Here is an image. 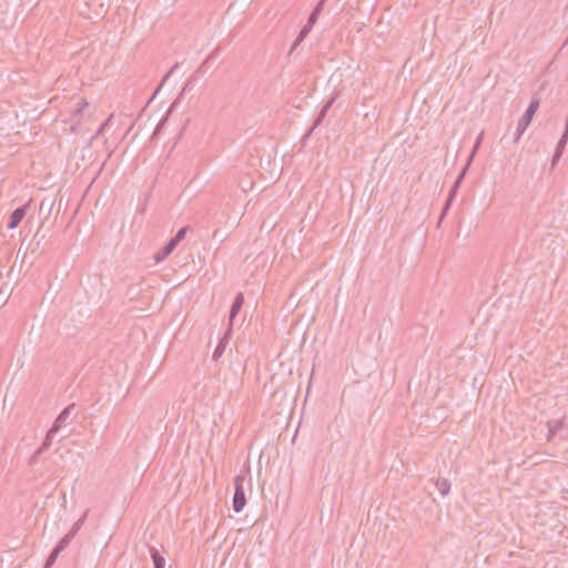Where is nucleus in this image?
Returning <instances> with one entry per match:
<instances>
[{"instance_id": "0eeeda50", "label": "nucleus", "mask_w": 568, "mask_h": 568, "mask_svg": "<svg viewBox=\"0 0 568 568\" xmlns=\"http://www.w3.org/2000/svg\"><path fill=\"white\" fill-rule=\"evenodd\" d=\"M57 433H51V428L48 430L41 446L31 455L30 459H29V465L31 467H33L38 460H39V457L41 456V454L43 452H45L52 444V439H53V436L55 435Z\"/></svg>"}, {"instance_id": "1a4fd4ad", "label": "nucleus", "mask_w": 568, "mask_h": 568, "mask_svg": "<svg viewBox=\"0 0 568 568\" xmlns=\"http://www.w3.org/2000/svg\"><path fill=\"white\" fill-rule=\"evenodd\" d=\"M28 210V205H22L20 207H17L10 215L9 222H8V229L13 230L16 229L22 219L26 216Z\"/></svg>"}, {"instance_id": "2eb2a0df", "label": "nucleus", "mask_w": 568, "mask_h": 568, "mask_svg": "<svg viewBox=\"0 0 568 568\" xmlns=\"http://www.w3.org/2000/svg\"><path fill=\"white\" fill-rule=\"evenodd\" d=\"M230 335L231 334H227V335L225 334L224 337L217 344L216 348L213 352V359L214 361H217L222 356V354L224 353L226 341H227Z\"/></svg>"}, {"instance_id": "6ab92c4d", "label": "nucleus", "mask_w": 568, "mask_h": 568, "mask_svg": "<svg viewBox=\"0 0 568 568\" xmlns=\"http://www.w3.org/2000/svg\"><path fill=\"white\" fill-rule=\"evenodd\" d=\"M60 554H61L60 551H58L55 548H53L51 554L47 558L43 568H51L54 565V562Z\"/></svg>"}, {"instance_id": "f03ea898", "label": "nucleus", "mask_w": 568, "mask_h": 568, "mask_svg": "<svg viewBox=\"0 0 568 568\" xmlns=\"http://www.w3.org/2000/svg\"><path fill=\"white\" fill-rule=\"evenodd\" d=\"M539 103L540 102H539L538 98L531 99L527 110L525 111V113L523 114V116L519 119V121L517 123L516 135L514 139L515 143H517L519 141L520 136L524 134L526 129L529 126L534 114L537 112V110L539 108Z\"/></svg>"}, {"instance_id": "7ed1b4c3", "label": "nucleus", "mask_w": 568, "mask_h": 568, "mask_svg": "<svg viewBox=\"0 0 568 568\" xmlns=\"http://www.w3.org/2000/svg\"><path fill=\"white\" fill-rule=\"evenodd\" d=\"M246 480V474L240 473L234 478V496H233V510L241 513L246 505V497L244 490V483Z\"/></svg>"}, {"instance_id": "dca6fc26", "label": "nucleus", "mask_w": 568, "mask_h": 568, "mask_svg": "<svg viewBox=\"0 0 568 568\" xmlns=\"http://www.w3.org/2000/svg\"><path fill=\"white\" fill-rule=\"evenodd\" d=\"M75 536H73V534H65L61 540L57 544V546L54 547L58 551L62 552L69 545L70 542L72 541V539L74 538Z\"/></svg>"}, {"instance_id": "6e6552de", "label": "nucleus", "mask_w": 568, "mask_h": 568, "mask_svg": "<svg viewBox=\"0 0 568 568\" xmlns=\"http://www.w3.org/2000/svg\"><path fill=\"white\" fill-rule=\"evenodd\" d=\"M75 409V404L72 403L68 405L55 418L53 425L51 426V433H58L62 427L65 426L67 419L70 417L71 413Z\"/></svg>"}, {"instance_id": "393cba45", "label": "nucleus", "mask_w": 568, "mask_h": 568, "mask_svg": "<svg viewBox=\"0 0 568 568\" xmlns=\"http://www.w3.org/2000/svg\"><path fill=\"white\" fill-rule=\"evenodd\" d=\"M220 236L219 230L214 231L213 237Z\"/></svg>"}, {"instance_id": "a878e982", "label": "nucleus", "mask_w": 568, "mask_h": 568, "mask_svg": "<svg viewBox=\"0 0 568 568\" xmlns=\"http://www.w3.org/2000/svg\"><path fill=\"white\" fill-rule=\"evenodd\" d=\"M220 236L219 230L214 231L213 237Z\"/></svg>"}, {"instance_id": "ddd939ff", "label": "nucleus", "mask_w": 568, "mask_h": 568, "mask_svg": "<svg viewBox=\"0 0 568 568\" xmlns=\"http://www.w3.org/2000/svg\"><path fill=\"white\" fill-rule=\"evenodd\" d=\"M564 426V419H552L548 420L547 427H548V437H554Z\"/></svg>"}, {"instance_id": "f8f14e48", "label": "nucleus", "mask_w": 568, "mask_h": 568, "mask_svg": "<svg viewBox=\"0 0 568 568\" xmlns=\"http://www.w3.org/2000/svg\"><path fill=\"white\" fill-rule=\"evenodd\" d=\"M149 552L154 568H165V559L154 546H149Z\"/></svg>"}, {"instance_id": "aec40b11", "label": "nucleus", "mask_w": 568, "mask_h": 568, "mask_svg": "<svg viewBox=\"0 0 568 568\" xmlns=\"http://www.w3.org/2000/svg\"><path fill=\"white\" fill-rule=\"evenodd\" d=\"M186 232L187 226L181 227L172 239L179 244L185 237Z\"/></svg>"}, {"instance_id": "b1692460", "label": "nucleus", "mask_w": 568, "mask_h": 568, "mask_svg": "<svg viewBox=\"0 0 568 568\" xmlns=\"http://www.w3.org/2000/svg\"><path fill=\"white\" fill-rule=\"evenodd\" d=\"M324 4L325 3H322V0H320L317 2V4L315 6V8L313 9V11L316 12L320 16L322 13V11H323Z\"/></svg>"}, {"instance_id": "9d476101", "label": "nucleus", "mask_w": 568, "mask_h": 568, "mask_svg": "<svg viewBox=\"0 0 568 568\" xmlns=\"http://www.w3.org/2000/svg\"><path fill=\"white\" fill-rule=\"evenodd\" d=\"M335 100H336V94H335V95H333V97H332V98H331V99H329V100H328V101L323 105V108L321 109L320 113L317 114V116H316V119H315V121H314V123H313L312 128L310 129V131H308V134H307V135H310V134L314 131V129H315V128H317V126L323 122V120L325 119V116H326V114H327L328 110H329V109H331V106L334 104Z\"/></svg>"}, {"instance_id": "20e7f679", "label": "nucleus", "mask_w": 568, "mask_h": 568, "mask_svg": "<svg viewBox=\"0 0 568 568\" xmlns=\"http://www.w3.org/2000/svg\"><path fill=\"white\" fill-rule=\"evenodd\" d=\"M318 17L320 16L316 12H314V11L311 12L306 24L301 29L297 38L295 39L294 43L292 44L290 53H292L304 41V39L307 37V34L312 30L313 26L316 23Z\"/></svg>"}, {"instance_id": "39448f33", "label": "nucleus", "mask_w": 568, "mask_h": 568, "mask_svg": "<svg viewBox=\"0 0 568 568\" xmlns=\"http://www.w3.org/2000/svg\"><path fill=\"white\" fill-rule=\"evenodd\" d=\"M192 89H193L192 83H191L190 81H187V82L184 84V87H183V89H182L181 93L179 94V97L176 98V100L171 104V106H170V108H169V110L166 111L165 116H164V118H162V119H161V121L158 123V125H156V128H155V130H154V132H153V136L158 135V134L161 132V130H162V128H163V125H164V123H165V121H166L168 116H169V115H170V113L173 111V109L178 105V103L180 102L181 98H182L186 92L192 91Z\"/></svg>"}, {"instance_id": "4468645a", "label": "nucleus", "mask_w": 568, "mask_h": 568, "mask_svg": "<svg viewBox=\"0 0 568 568\" xmlns=\"http://www.w3.org/2000/svg\"><path fill=\"white\" fill-rule=\"evenodd\" d=\"M435 486L443 497L448 495L450 490V483L446 478H437L435 481Z\"/></svg>"}, {"instance_id": "423d86ee", "label": "nucleus", "mask_w": 568, "mask_h": 568, "mask_svg": "<svg viewBox=\"0 0 568 568\" xmlns=\"http://www.w3.org/2000/svg\"><path fill=\"white\" fill-rule=\"evenodd\" d=\"M243 304H244V295H243V293L240 292L236 294V296L232 303L231 310H230L229 328L226 331V335L231 334L233 322H234L235 317L237 316L239 312L241 311Z\"/></svg>"}, {"instance_id": "f3484780", "label": "nucleus", "mask_w": 568, "mask_h": 568, "mask_svg": "<svg viewBox=\"0 0 568 568\" xmlns=\"http://www.w3.org/2000/svg\"><path fill=\"white\" fill-rule=\"evenodd\" d=\"M75 536H73V534H65L61 540L57 544V546L54 547L58 551L62 552L69 545L70 542L72 541V539L74 538Z\"/></svg>"}, {"instance_id": "412c9836", "label": "nucleus", "mask_w": 568, "mask_h": 568, "mask_svg": "<svg viewBox=\"0 0 568 568\" xmlns=\"http://www.w3.org/2000/svg\"><path fill=\"white\" fill-rule=\"evenodd\" d=\"M88 106V102L85 99H81L78 106L73 111V118L80 115L83 111V109Z\"/></svg>"}, {"instance_id": "f257e3e1", "label": "nucleus", "mask_w": 568, "mask_h": 568, "mask_svg": "<svg viewBox=\"0 0 568 568\" xmlns=\"http://www.w3.org/2000/svg\"><path fill=\"white\" fill-rule=\"evenodd\" d=\"M483 135H484V132L481 131L480 134L478 135V138L476 139V142L473 146V150L470 152V155L468 156V160L466 162V164L464 165V168L462 169V171L459 172L455 183L453 184L452 189L449 190V193H448V197L444 204V207L442 210V213H440V217H439V222L444 219L445 214L447 213V211L449 210L453 201L455 200L456 197V194H457V191L466 175V172L478 150V148L480 146V143H481V140H483Z\"/></svg>"}, {"instance_id": "a211bd4d", "label": "nucleus", "mask_w": 568, "mask_h": 568, "mask_svg": "<svg viewBox=\"0 0 568 568\" xmlns=\"http://www.w3.org/2000/svg\"><path fill=\"white\" fill-rule=\"evenodd\" d=\"M89 510H85L83 515L73 524V526L70 529V534H73L75 536L78 531L81 529L82 525L84 524L87 517H88Z\"/></svg>"}, {"instance_id": "4be33fe9", "label": "nucleus", "mask_w": 568, "mask_h": 568, "mask_svg": "<svg viewBox=\"0 0 568 568\" xmlns=\"http://www.w3.org/2000/svg\"><path fill=\"white\" fill-rule=\"evenodd\" d=\"M112 119V115H110L99 128V130L97 131V133L92 136V139H97L100 134L103 133V131L105 130V128L109 125L110 121Z\"/></svg>"}, {"instance_id": "9b49d317", "label": "nucleus", "mask_w": 568, "mask_h": 568, "mask_svg": "<svg viewBox=\"0 0 568 568\" xmlns=\"http://www.w3.org/2000/svg\"><path fill=\"white\" fill-rule=\"evenodd\" d=\"M178 246V243L171 239L160 251L154 254L156 263L164 261Z\"/></svg>"}, {"instance_id": "cd10ccee", "label": "nucleus", "mask_w": 568, "mask_h": 568, "mask_svg": "<svg viewBox=\"0 0 568 568\" xmlns=\"http://www.w3.org/2000/svg\"><path fill=\"white\" fill-rule=\"evenodd\" d=\"M327 0H322V3H325Z\"/></svg>"}, {"instance_id": "bb28decb", "label": "nucleus", "mask_w": 568, "mask_h": 568, "mask_svg": "<svg viewBox=\"0 0 568 568\" xmlns=\"http://www.w3.org/2000/svg\"><path fill=\"white\" fill-rule=\"evenodd\" d=\"M158 92H159V91H156V90H155V92H154V94H153V95H155ZM153 98H154V97H152L151 99H149V102H152V99H153Z\"/></svg>"}, {"instance_id": "c85d7f7f", "label": "nucleus", "mask_w": 568, "mask_h": 568, "mask_svg": "<svg viewBox=\"0 0 568 568\" xmlns=\"http://www.w3.org/2000/svg\"><path fill=\"white\" fill-rule=\"evenodd\" d=\"M566 42H568V40Z\"/></svg>"}, {"instance_id": "5701e85b", "label": "nucleus", "mask_w": 568, "mask_h": 568, "mask_svg": "<svg viewBox=\"0 0 568 568\" xmlns=\"http://www.w3.org/2000/svg\"><path fill=\"white\" fill-rule=\"evenodd\" d=\"M179 67V63H175L171 70L164 75V78L162 79L160 85L158 87L156 91H160V89L162 88L163 83L169 79V77L174 72V70Z\"/></svg>"}]
</instances>
